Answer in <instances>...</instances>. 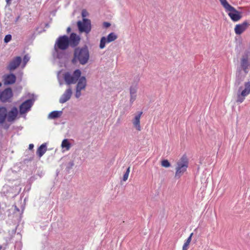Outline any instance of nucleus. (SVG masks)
I'll return each instance as SVG.
<instances>
[{
  "instance_id": "obj_8",
  "label": "nucleus",
  "mask_w": 250,
  "mask_h": 250,
  "mask_svg": "<svg viewBox=\"0 0 250 250\" xmlns=\"http://www.w3.org/2000/svg\"><path fill=\"white\" fill-rule=\"evenodd\" d=\"M77 26L80 32L88 34L91 29V21L88 19L83 18L82 21H79L77 22Z\"/></svg>"
},
{
  "instance_id": "obj_2",
  "label": "nucleus",
  "mask_w": 250,
  "mask_h": 250,
  "mask_svg": "<svg viewBox=\"0 0 250 250\" xmlns=\"http://www.w3.org/2000/svg\"><path fill=\"white\" fill-rule=\"evenodd\" d=\"M68 39V36L66 35H63L60 36L56 41L54 46L53 56H56L58 59L61 58L59 50H65L69 46Z\"/></svg>"
},
{
  "instance_id": "obj_41",
  "label": "nucleus",
  "mask_w": 250,
  "mask_h": 250,
  "mask_svg": "<svg viewBox=\"0 0 250 250\" xmlns=\"http://www.w3.org/2000/svg\"><path fill=\"white\" fill-rule=\"evenodd\" d=\"M2 249V246L0 245V250H1Z\"/></svg>"
},
{
  "instance_id": "obj_3",
  "label": "nucleus",
  "mask_w": 250,
  "mask_h": 250,
  "mask_svg": "<svg viewBox=\"0 0 250 250\" xmlns=\"http://www.w3.org/2000/svg\"><path fill=\"white\" fill-rule=\"evenodd\" d=\"M219 1L225 9L226 11L229 12L228 15L233 21H237L242 18L241 13L238 11L234 7L230 5L227 0H219Z\"/></svg>"
},
{
  "instance_id": "obj_38",
  "label": "nucleus",
  "mask_w": 250,
  "mask_h": 250,
  "mask_svg": "<svg viewBox=\"0 0 250 250\" xmlns=\"http://www.w3.org/2000/svg\"><path fill=\"white\" fill-rule=\"evenodd\" d=\"M11 0H6V3L7 4H10L11 3Z\"/></svg>"
},
{
  "instance_id": "obj_28",
  "label": "nucleus",
  "mask_w": 250,
  "mask_h": 250,
  "mask_svg": "<svg viewBox=\"0 0 250 250\" xmlns=\"http://www.w3.org/2000/svg\"><path fill=\"white\" fill-rule=\"evenodd\" d=\"M74 165V163L73 161H70L66 166V169L67 171H69L72 168Z\"/></svg>"
},
{
  "instance_id": "obj_39",
  "label": "nucleus",
  "mask_w": 250,
  "mask_h": 250,
  "mask_svg": "<svg viewBox=\"0 0 250 250\" xmlns=\"http://www.w3.org/2000/svg\"><path fill=\"white\" fill-rule=\"evenodd\" d=\"M19 18H20V16H18V17L16 18V20H15V22H17L18 21V20H19Z\"/></svg>"
},
{
  "instance_id": "obj_4",
  "label": "nucleus",
  "mask_w": 250,
  "mask_h": 250,
  "mask_svg": "<svg viewBox=\"0 0 250 250\" xmlns=\"http://www.w3.org/2000/svg\"><path fill=\"white\" fill-rule=\"evenodd\" d=\"M188 166V160L186 154L183 155L177 162L175 177L179 178L187 170Z\"/></svg>"
},
{
  "instance_id": "obj_22",
  "label": "nucleus",
  "mask_w": 250,
  "mask_h": 250,
  "mask_svg": "<svg viewBox=\"0 0 250 250\" xmlns=\"http://www.w3.org/2000/svg\"><path fill=\"white\" fill-rule=\"evenodd\" d=\"M142 112H140L139 114L136 115L134 117V120H133V124L134 127L136 128L137 130L140 131L141 130V125H140V118L141 115L142 114Z\"/></svg>"
},
{
  "instance_id": "obj_27",
  "label": "nucleus",
  "mask_w": 250,
  "mask_h": 250,
  "mask_svg": "<svg viewBox=\"0 0 250 250\" xmlns=\"http://www.w3.org/2000/svg\"><path fill=\"white\" fill-rule=\"evenodd\" d=\"M129 172H130V167H128L127 168L125 173L124 174L123 179V181H125L127 180Z\"/></svg>"
},
{
  "instance_id": "obj_36",
  "label": "nucleus",
  "mask_w": 250,
  "mask_h": 250,
  "mask_svg": "<svg viewBox=\"0 0 250 250\" xmlns=\"http://www.w3.org/2000/svg\"><path fill=\"white\" fill-rule=\"evenodd\" d=\"M33 147H34V145L33 144H31L29 145V149H30V150L32 149L33 148Z\"/></svg>"
},
{
  "instance_id": "obj_25",
  "label": "nucleus",
  "mask_w": 250,
  "mask_h": 250,
  "mask_svg": "<svg viewBox=\"0 0 250 250\" xmlns=\"http://www.w3.org/2000/svg\"><path fill=\"white\" fill-rule=\"evenodd\" d=\"M61 146L62 148H65L66 150H69L71 144L67 139H64L62 143Z\"/></svg>"
},
{
  "instance_id": "obj_31",
  "label": "nucleus",
  "mask_w": 250,
  "mask_h": 250,
  "mask_svg": "<svg viewBox=\"0 0 250 250\" xmlns=\"http://www.w3.org/2000/svg\"><path fill=\"white\" fill-rule=\"evenodd\" d=\"M189 243H188V242H185L182 248V250H187L188 249Z\"/></svg>"
},
{
  "instance_id": "obj_21",
  "label": "nucleus",
  "mask_w": 250,
  "mask_h": 250,
  "mask_svg": "<svg viewBox=\"0 0 250 250\" xmlns=\"http://www.w3.org/2000/svg\"><path fill=\"white\" fill-rule=\"evenodd\" d=\"M7 116V110L5 107L0 106V124H2L5 121Z\"/></svg>"
},
{
  "instance_id": "obj_5",
  "label": "nucleus",
  "mask_w": 250,
  "mask_h": 250,
  "mask_svg": "<svg viewBox=\"0 0 250 250\" xmlns=\"http://www.w3.org/2000/svg\"><path fill=\"white\" fill-rule=\"evenodd\" d=\"M81 71L79 69H76L71 74L70 72H67L63 74V78L67 85L75 84L77 83L81 75Z\"/></svg>"
},
{
  "instance_id": "obj_9",
  "label": "nucleus",
  "mask_w": 250,
  "mask_h": 250,
  "mask_svg": "<svg viewBox=\"0 0 250 250\" xmlns=\"http://www.w3.org/2000/svg\"><path fill=\"white\" fill-rule=\"evenodd\" d=\"M118 38L117 35L114 32L110 33L108 35L107 38L103 37L100 40L99 47L101 49H103L105 47V43H109L114 41Z\"/></svg>"
},
{
  "instance_id": "obj_16",
  "label": "nucleus",
  "mask_w": 250,
  "mask_h": 250,
  "mask_svg": "<svg viewBox=\"0 0 250 250\" xmlns=\"http://www.w3.org/2000/svg\"><path fill=\"white\" fill-rule=\"evenodd\" d=\"M21 62V58L20 56H17L14 58L9 63L8 68L10 70H13L17 68Z\"/></svg>"
},
{
  "instance_id": "obj_7",
  "label": "nucleus",
  "mask_w": 250,
  "mask_h": 250,
  "mask_svg": "<svg viewBox=\"0 0 250 250\" xmlns=\"http://www.w3.org/2000/svg\"><path fill=\"white\" fill-rule=\"evenodd\" d=\"M250 52L249 50H246L244 52L242 58L240 59V66L237 68V70H241L245 74H248L249 72V58Z\"/></svg>"
},
{
  "instance_id": "obj_26",
  "label": "nucleus",
  "mask_w": 250,
  "mask_h": 250,
  "mask_svg": "<svg viewBox=\"0 0 250 250\" xmlns=\"http://www.w3.org/2000/svg\"><path fill=\"white\" fill-rule=\"evenodd\" d=\"M161 165L165 167H168L170 166V164L167 160H164L161 162Z\"/></svg>"
},
{
  "instance_id": "obj_10",
  "label": "nucleus",
  "mask_w": 250,
  "mask_h": 250,
  "mask_svg": "<svg viewBox=\"0 0 250 250\" xmlns=\"http://www.w3.org/2000/svg\"><path fill=\"white\" fill-rule=\"evenodd\" d=\"M1 102L2 103L10 102L11 99L13 96L12 89L8 87L2 92H0Z\"/></svg>"
},
{
  "instance_id": "obj_12",
  "label": "nucleus",
  "mask_w": 250,
  "mask_h": 250,
  "mask_svg": "<svg viewBox=\"0 0 250 250\" xmlns=\"http://www.w3.org/2000/svg\"><path fill=\"white\" fill-rule=\"evenodd\" d=\"M34 100L28 99L22 103L20 106V113L23 114L28 111L34 104Z\"/></svg>"
},
{
  "instance_id": "obj_14",
  "label": "nucleus",
  "mask_w": 250,
  "mask_h": 250,
  "mask_svg": "<svg viewBox=\"0 0 250 250\" xmlns=\"http://www.w3.org/2000/svg\"><path fill=\"white\" fill-rule=\"evenodd\" d=\"M138 89L137 84L132 83L129 88L130 103L132 104L136 100L137 97V91Z\"/></svg>"
},
{
  "instance_id": "obj_11",
  "label": "nucleus",
  "mask_w": 250,
  "mask_h": 250,
  "mask_svg": "<svg viewBox=\"0 0 250 250\" xmlns=\"http://www.w3.org/2000/svg\"><path fill=\"white\" fill-rule=\"evenodd\" d=\"M69 46L72 48H75L78 47L81 41L80 37L75 33H72L69 37H68Z\"/></svg>"
},
{
  "instance_id": "obj_24",
  "label": "nucleus",
  "mask_w": 250,
  "mask_h": 250,
  "mask_svg": "<svg viewBox=\"0 0 250 250\" xmlns=\"http://www.w3.org/2000/svg\"><path fill=\"white\" fill-rule=\"evenodd\" d=\"M62 114V111H53L49 114L48 118L49 119H55L60 117Z\"/></svg>"
},
{
  "instance_id": "obj_33",
  "label": "nucleus",
  "mask_w": 250,
  "mask_h": 250,
  "mask_svg": "<svg viewBox=\"0 0 250 250\" xmlns=\"http://www.w3.org/2000/svg\"><path fill=\"white\" fill-rule=\"evenodd\" d=\"M103 25L104 26L105 28H108L111 25L110 23L108 22H104Z\"/></svg>"
},
{
  "instance_id": "obj_29",
  "label": "nucleus",
  "mask_w": 250,
  "mask_h": 250,
  "mask_svg": "<svg viewBox=\"0 0 250 250\" xmlns=\"http://www.w3.org/2000/svg\"><path fill=\"white\" fill-rule=\"evenodd\" d=\"M12 39V36L10 34H8L6 35L4 39V42L5 43H8Z\"/></svg>"
},
{
  "instance_id": "obj_19",
  "label": "nucleus",
  "mask_w": 250,
  "mask_h": 250,
  "mask_svg": "<svg viewBox=\"0 0 250 250\" xmlns=\"http://www.w3.org/2000/svg\"><path fill=\"white\" fill-rule=\"evenodd\" d=\"M3 80L5 85L12 84L15 83L16 77L14 74L11 73L5 76Z\"/></svg>"
},
{
  "instance_id": "obj_20",
  "label": "nucleus",
  "mask_w": 250,
  "mask_h": 250,
  "mask_svg": "<svg viewBox=\"0 0 250 250\" xmlns=\"http://www.w3.org/2000/svg\"><path fill=\"white\" fill-rule=\"evenodd\" d=\"M77 84L76 86V89L80 90L85 89L86 86V79L84 76H80L78 81H77Z\"/></svg>"
},
{
  "instance_id": "obj_6",
  "label": "nucleus",
  "mask_w": 250,
  "mask_h": 250,
  "mask_svg": "<svg viewBox=\"0 0 250 250\" xmlns=\"http://www.w3.org/2000/svg\"><path fill=\"white\" fill-rule=\"evenodd\" d=\"M250 93V82L245 83L244 88L242 86L238 87L237 93V99L236 102L238 103H242L245 99V97Z\"/></svg>"
},
{
  "instance_id": "obj_17",
  "label": "nucleus",
  "mask_w": 250,
  "mask_h": 250,
  "mask_svg": "<svg viewBox=\"0 0 250 250\" xmlns=\"http://www.w3.org/2000/svg\"><path fill=\"white\" fill-rule=\"evenodd\" d=\"M247 74H245L244 72L239 70H237L236 72V78L234 85L236 87H238L241 83L244 81L246 76Z\"/></svg>"
},
{
  "instance_id": "obj_42",
  "label": "nucleus",
  "mask_w": 250,
  "mask_h": 250,
  "mask_svg": "<svg viewBox=\"0 0 250 250\" xmlns=\"http://www.w3.org/2000/svg\"><path fill=\"white\" fill-rule=\"evenodd\" d=\"M1 86V83H0V87Z\"/></svg>"
},
{
  "instance_id": "obj_13",
  "label": "nucleus",
  "mask_w": 250,
  "mask_h": 250,
  "mask_svg": "<svg viewBox=\"0 0 250 250\" xmlns=\"http://www.w3.org/2000/svg\"><path fill=\"white\" fill-rule=\"evenodd\" d=\"M250 25L247 21H244L242 23L237 24L234 28V31L236 34L241 35L243 33Z\"/></svg>"
},
{
  "instance_id": "obj_30",
  "label": "nucleus",
  "mask_w": 250,
  "mask_h": 250,
  "mask_svg": "<svg viewBox=\"0 0 250 250\" xmlns=\"http://www.w3.org/2000/svg\"><path fill=\"white\" fill-rule=\"evenodd\" d=\"M81 91L82 90L76 88V93L75 96L76 98H79L81 96Z\"/></svg>"
},
{
  "instance_id": "obj_40",
  "label": "nucleus",
  "mask_w": 250,
  "mask_h": 250,
  "mask_svg": "<svg viewBox=\"0 0 250 250\" xmlns=\"http://www.w3.org/2000/svg\"><path fill=\"white\" fill-rule=\"evenodd\" d=\"M8 127H9V126H8V125H5V126H4V128H5V129H8Z\"/></svg>"
},
{
  "instance_id": "obj_23",
  "label": "nucleus",
  "mask_w": 250,
  "mask_h": 250,
  "mask_svg": "<svg viewBox=\"0 0 250 250\" xmlns=\"http://www.w3.org/2000/svg\"><path fill=\"white\" fill-rule=\"evenodd\" d=\"M47 150V147L46 144H42L37 149L36 153L39 157H41L45 153Z\"/></svg>"
},
{
  "instance_id": "obj_18",
  "label": "nucleus",
  "mask_w": 250,
  "mask_h": 250,
  "mask_svg": "<svg viewBox=\"0 0 250 250\" xmlns=\"http://www.w3.org/2000/svg\"><path fill=\"white\" fill-rule=\"evenodd\" d=\"M18 114V111L16 107H13L11 110L7 112V119L8 122H11L14 121L16 118Z\"/></svg>"
},
{
  "instance_id": "obj_32",
  "label": "nucleus",
  "mask_w": 250,
  "mask_h": 250,
  "mask_svg": "<svg viewBox=\"0 0 250 250\" xmlns=\"http://www.w3.org/2000/svg\"><path fill=\"white\" fill-rule=\"evenodd\" d=\"M29 60V57L28 55H25L23 57V62L24 64H26Z\"/></svg>"
},
{
  "instance_id": "obj_35",
  "label": "nucleus",
  "mask_w": 250,
  "mask_h": 250,
  "mask_svg": "<svg viewBox=\"0 0 250 250\" xmlns=\"http://www.w3.org/2000/svg\"><path fill=\"white\" fill-rule=\"evenodd\" d=\"M86 12L85 10H83L82 13V15L83 17H84L86 16Z\"/></svg>"
},
{
  "instance_id": "obj_43",
  "label": "nucleus",
  "mask_w": 250,
  "mask_h": 250,
  "mask_svg": "<svg viewBox=\"0 0 250 250\" xmlns=\"http://www.w3.org/2000/svg\"><path fill=\"white\" fill-rule=\"evenodd\" d=\"M16 210H19V209L18 208H17L16 207Z\"/></svg>"
},
{
  "instance_id": "obj_1",
  "label": "nucleus",
  "mask_w": 250,
  "mask_h": 250,
  "mask_svg": "<svg viewBox=\"0 0 250 250\" xmlns=\"http://www.w3.org/2000/svg\"><path fill=\"white\" fill-rule=\"evenodd\" d=\"M89 58V51L86 45L77 47L74 49L71 63L74 65L79 63L83 65L88 62Z\"/></svg>"
},
{
  "instance_id": "obj_37",
  "label": "nucleus",
  "mask_w": 250,
  "mask_h": 250,
  "mask_svg": "<svg viewBox=\"0 0 250 250\" xmlns=\"http://www.w3.org/2000/svg\"><path fill=\"white\" fill-rule=\"evenodd\" d=\"M71 30V29L70 27H68L67 28V30H66V32L67 33H69Z\"/></svg>"
},
{
  "instance_id": "obj_34",
  "label": "nucleus",
  "mask_w": 250,
  "mask_h": 250,
  "mask_svg": "<svg viewBox=\"0 0 250 250\" xmlns=\"http://www.w3.org/2000/svg\"><path fill=\"white\" fill-rule=\"evenodd\" d=\"M193 234V233H191L190 234V235H189V236L188 238V239H187L186 242H188V243H190V242H191V238H192V236Z\"/></svg>"
},
{
  "instance_id": "obj_15",
  "label": "nucleus",
  "mask_w": 250,
  "mask_h": 250,
  "mask_svg": "<svg viewBox=\"0 0 250 250\" xmlns=\"http://www.w3.org/2000/svg\"><path fill=\"white\" fill-rule=\"evenodd\" d=\"M72 94V89L70 87L66 89L63 94L61 96L59 99V102L61 104H63L68 101L71 97Z\"/></svg>"
}]
</instances>
